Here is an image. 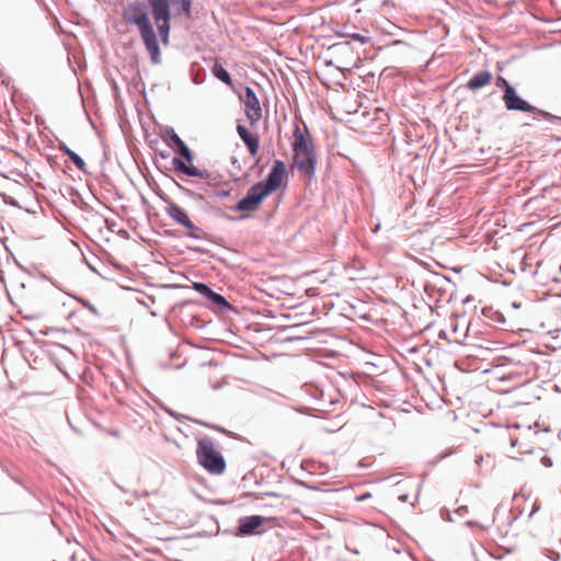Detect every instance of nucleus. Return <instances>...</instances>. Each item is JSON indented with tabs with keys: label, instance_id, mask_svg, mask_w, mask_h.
<instances>
[{
	"label": "nucleus",
	"instance_id": "nucleus-17",
	"mask_svg": "<svg viewBox=\"0 0 561 561\" xmlns=\"http://www.w3.org/2000/svg\"><path fill=\"white\" fill-rule=\"evenodd\" d=\"M176 149L181 152V158L178 156H174L172 158V165L176 171L181 170V165L179 164V162L184 163L185 165L194 163V151L188 147L186 142H184Z\"/></svg>",
	"mask_w": 561,
	"mask_h": 561
},
{
	"label": "nucleus",
	"instance_id": "nucleus-30",
	"mask_svg": "<svg viewBox=\"0 0 561 561\" xmlns=\"http://www.w3.org/2000/svg\"><path fill=\"white\" fill-rule=\"evenodd\" d=\"M495 84L502 90L503 94H505V90H512L515 88L502 76H497L495 78Z\"/></svg>",
	"mask_w": 561,
	"mask_h": 561
},
{
	"label": "nucleus",
	"instance_id": "nucleus-44",
	"mask_svg": "<svg viewBox=\"0 0 561 561\" xmlns=\"http://www.w3.org/2000/svg\"><path fill=\"white\" fill-rule=\"evenodd\" d=\"M214 195L218 198H227L231 195L230 190H214Z\"/></svg>",
	"mask_w": 561,
	"mask_h": 561
},
{
	"label": "nucleus",
	"instance_id": "nucleus-58",
	"mask_svg": "<svg viewBox=\"0 0 561 561\" xmlns=\"http://www.w3.org/2000/svg\"><path fill=\"white\" fill-rule=\"evenodd\" d=\"M140 201H141L142 206H145L147 208H152V206L150 205L149 201L147 199V197L145 195L140 194Z\"/></svg>",
	"mask_w": 561,
	"mask_h": 561
},
{
	"label": "nucleus",
	"instance_id": "nucleus-1",
	"mask_svg": "<svg viewBox=\"0 0 561 561\" xmlns=\"http://www.w3.org/2000/svg\"><path fill=\"white\" fill-rule=\"evenodd\" d=\"M149 1L135 0L124 9V19L130 25H136L152 65L161 62V48L157 32L150 20Z\"/></svg>",
	"mask_w": 561,
	"mask_h": 561
},
{
	"label": "nucleus",
	"instance_id": "nucleus-48",
	"mask_svg": "<svg viewBox=\"0 0 561 561\" xmlns=\"http://www.w3.org/2000/svg\"><path fill=\"white\" fill-rule=\"evenodd\" d=\"M388 8H394V2L392 0H383L380 4V10L382 12H387Z\"/></svg>",
	"mask_w": 561,
	"mask_h": 561
},
{
	"label": "nucleus",
	"instance_id": "nucleus-39",
	"mask_svg": "<svg viewBox=\"0 0 561 561\" xmlns=\"http://www.w3.org/2000/svg\"><path fill=\"white\" fill-rule=\"evenodd\" d=\"M348 38L359 42L362 45L367 44L370 41V37L359 34V33H352V34H350Z\"/></svg>",
	"mask_w": 561,
	"mask_h": 561
},
{
	"label": "nucleus",
	"instance_id": "nucleus-59",
	"mask_svg": "<svg viewBox=\"0 0 561 561\" xmlns=\"http://www.w3.org/2000/svg\"><path fill=\"white\" fill-rule=\"evenodd\" d=\"M226 385V382L224 380H220V381H217L215 383L211 385V388L214 390H219L221 389L224 386Z\"/></svg>",
	"mask_w": 561,
	"mask_h": 561
},
{
	"label": "nucleus",
	"instance_id": "nucleus-45",
	"mask_svg": "<svg viewBox=\"0 0 561 561\" xmlns=\"http://www.w3.org/2000/svg\"><path fill=\"white\" fill-rule=\"evenodd\" d=\"M163 236L167 238L178 239L182 237V232L179 230H164Z\"/></svg>",
	"mask_w": 561,
	"mask_h": 561
},
{
	"label": "nucleus",
	"instance_id": "nucleus-54",
	"mask_svg": "<svg viewBox=\"0 0 561 561\" xmlns=\"http://www.w3.org/2000/svg\"><path fill=\"white\" fill-rule=\"evenodd\" d=\"M369 497H371V494L369 492H365V493L356 496V501L357 502H364V501H366Z\"/></svg>",
	"mask_w": 561,
	"mask_h": 561
},
{
	"label": "nucleus",
	"instance_id": "nucleus-50",
	"mask_svg": "<svg viewBox=\"0 0 561 561\" xmlns=\"http://www.w3.org/2000/svg\"><path fill=\"white\" fill-rule=\"evenodd\" d=\"M523 512L524 511L522 508H518L517 514H514V516L510 517L508 525L512 526L513 523H515L523 515Z\"/></svg>",
	"mask_w": 561,
	"mask_h": 561
},
{
	"label": "nucleus",
	"instance_id": "nucleus-18",
	"mask_svg": "<svg viewBox=\"0 0 561 561\" xmlns=\"http://www.w3.org/2000/svg\"><path fill=\"white\" fill-rule=\"evenodd\" d=\"M192 423L194 424H197V425H201L205 428H209V430H213V431H216L218 433H221L228 437H232V438H239V439H242L238 434L227 430L226 427L219 425V424H216V423H210V422H207V421H204V420H201V419H195V417H190L188 419Z\"/></svg>",
	"mask_w": 561,
	"mask_h": 561
},
{
	"label": "nucleus",
	"instance_id": "nucleus-60",
	"mask_svg": "<svg viewBox=\"0 0 561 561\" xmlns=\"http://www.w3.org/2000/svg\"><path fill=\"white\" fill-rule=\"evenodd\" d=\"M541 462H542V465H543L545 467H551V466H552V460H551V458H550V457H547V456L542 457Z\"/></svg>",
	"mask_w": 561,
	"mask_h": 561
},
{
	"label": "nucleus",
	"instance_id": "nucleus-4",
	"mask_svg": "<svg viewBox=\"0 0 561 561\" xmlns=\"http://www.w3.org/2000/svg\"><path fill=\"white\" fill-rule=\"evenodd\" d=\"M276 474L266 465L257 463L248 471V501L278 497L273 490Z\"/></svg>",
	"mask_w": 561,
	"mask_h": 561
},
{
	"label": "nucleus",
	"instance_id": "nucleus-28",
	"mask_svg": "<svg viewBox=\"0 0 561 561\" xmlns=\"http://www.w3.org/2000/svg\"><path fill=\"white\" fill-rule=\"evenodd\" d=\"M181 170H179L180 173L187 175V176H194L198 178L201 169L195 167L194 163L190 165H185L184 163H180Z\"/></svg>",
	"mask_w": 561,
	"mask_h": 561
},
{
	"label": "nucleus",
	"instance_id": "nucleus-6",
	"mask_svg": "<svg viewBox=\"0 0 561 561\" xmlns=\"http://www.w3.org/2000/svg\"><path fill=\"white\" fill-rule=\"evenodd\" d=\"M502 101L507 111L535 114L551 123L561 122V116L554 115L530 104L526 99L518 94L516 88L505 90V94H502Z\"/></svg>",
	"mask_w": 561,
	"mask_h": 561
},
{
	"label": "nucleus",
	"instance_id": "nucleus-47",
	"mask_svg": "<svg viewBox=\"0 0 561 561\" xmlns=\"http://www.w3.org/2000/svg\"><path fill=\"white\" fill-rule=\"evenodd\" d=\"M465 525H466L467 527H474V526H477V527H479V528H481V529H488V528L490 527V526H484V525L480 524L479 522H477V520H472V519L467 520V522L465 523Z\"/></svg>",
	"mask_w": 561,
	"mask_h": 561
},
{
	"label": "nucleus",
	"instance_id": "nucleus-49",
	"mask_svg": "<svg viewBox=\"0 0 561 561\" xmlns=\"http://www.w3.org/2000/svg\"><path fill=\"white\" fill-rule=\"evenodd\" d=\"M147 144L151 150L156 151L158 149L159 139L158 138H152V139L148 138Z\"/></svg>",
	"mask_w": 561,
	"mask_h": 561
},
{
	"label": "nucleus",
	"instance_id": "nucleus-2",
	"mask_svg": "<svg viewBox=\"0 0 561 561\" xmlns=\"http://www.w3.org/2000/svg\"><path fill=\"white\" fill-rule=\"evenodd\" d=\"M290 147L291 170L297 169L301 175L312 179L317 171L318 157L313 138L304 121L295 122Z\"/></svg>",
	"mask_w": 561,
	"mask_h": 561
},
{
	"label": "nucleus",
	"instance_id": "nucleus-32",
	"mask_svg": "<svg viewBox=\"0 0 561 561\" xmlns=\"http://www.w3.org/2000/svg\"><path fill=\"white\" fill-rule=\"evenodd\" d=\"M266 164H267V162L261 164V158H256V160L250 165V169L256 175H261L263 173Z\"/></svg>",
	"mask_w": 561,
	"mask_h": 561
},
{
	"label": "nucleus",
	"instance_id": "nucleus-34",
	"mask_svg": "<svg viewBox=\"0 0 561 561\" xmlns=\"http://www.w3.org/2000/svg\"><path fill=\"white\" fill-rule=\"evenodd\" d=\"M156 195L163 202L165 203L168 206H171V205H175L176 203H174L171 197L165 194L161 188H158L156 191Z\"/></svg>",
	"mask_w": 561,
	"mask_h": 561
},
{
	"label": "nucleus",
	"instance_id": "nucleus-26",
	"mask_svg": "<svg viewBox=\"0 0 561 561\" xmlns=\"http://www.w3.org/2000/svg\"><path fill=\"white\" fill-rule=\"evenodd\" d=\"M66 295H68L69 297H71L72 299L78 301L83 308L89 310L95 317H100V312H99L98 308L93 304H91L88 299H85L84 297L76 295V294H70V293H66Z\"/></svg>",
	"mask_w": 561,
	"mask_h": 561
},
{
	"label": "nucleus",
	"instance_id": "nucleus-37",
	"mask_svg": "<svg viewBox=\"0 0 561 561\" xmlns=\"http://www.w3.org/2000/svg\"><path fill=\"white\" fill-rule=\"evenodd\" d=\"M545 556L551 561H561L560 552L554 549H545Z\"/></svg>",
	"mask_w": 561,
	"mask_h": 561
},
{
	"label": "nucleus",
	"instance_id": "nucleus-22",
	"mask_svg": "<svg viewBox=\"0 0 561 561\" xmlns=\"http://www.w3.org/2000/svg\"><path fill=\"white\" fill-rule=\"evenodd\" d=\"M211 75L219 81H221L222 83H231V76L229 73V71L220 64V62H215L213 66H211Z\"/></svg>",
	"mask_w": 561,
	"mask_h": 561
},
{
	"label": "nucleus",
	"instance_id": "nucleus-23",
	"mask_svg": "<svg viewBox=\"0 0 561 561\" xmlns=\"http://www.w3.org/2000/svg\"><path fill=\"white\" fill-rule=\"evenodd\" d=\"M260 150V137L256 133L248 131V152L252 158H256Z\"/></svg>",
	"mask_w": 561,
	"mask_h": 561
},
{
	"label": "nucleus",
	"instance_id": "nucleus-33",
	"mask_svg": "<svg viewBox=\"0 0 561 561\" xmlns=\"http://www.w3.org/2000/svg\"><path fill=\"white\" fill-rule=\"evenodd\" d=\"M156 195L163 202L165 203L168 206H171V205H175L176 203H174L171 197L165 194L161 188H158L156 191Z\"/></svg>",
	"mask_w": 561,
	"mask_h": 561
},
{
	"label": "nucleus",
	"instance_id": "nucleus-12",
	"mask_svg": "<svg viewBox=\"0 0 561 561\" xmlns=\"http://www.w3.org/2000/svg\"><path fill=\"white\" fill-rule=\"evenodd\" d=\"M165 214L174 220L178 225L184 227L187 230H199L192 219L190 218L187 211L181 207L180 205H171L164 208Z\"/></svg>",
	"mask_w": 561,
	"mask_h": 561
},
{
	"label": "nucleus",
	"instance_id": "nucleus-9",
	"mask_svg": "<svg viewBox=\"0 0 561 561\" xmlns=\"http://www.w3.org/2000/svg\"><path fill=\"white\" fill-rule=\"evenodd\" d=\"M273 193L278 190H285L288 185V171L286 163L280 159H275L264 180L260 181Z\"/></svg>",
	"mask_w": 561,
	"mask_h": 561
},
{
	"label": "nucleus",
	"instance_id": "nucleus-3",
	"mask_svg": "<svg viewBox=\"0 0 561 561\" xmlns=\"http://www.w3.org/2000/svg\"><path fill=\"white\" fill-rule=\"evenodd\" d=\"M250 316L256 317L251 307L248 306V345H252V350L248 348V362H251V366H248L256 377H261V373L265 374L270 371L271 365L268 363V356L263 354L257 346L263 347L265 342L272 340L271 328H264L263 324L251 320Z\"/></svg>",
	"mask_w": 561,
	"mask_h": 561
},
{
	"label": "nucleus",
	"instance_id": "nucleus-57",
	"mask_svg": "<svg viewBox=\"0 0 561 561\" xmlns=\"http://www.w3.org/2000/svg\"><path fill=\"white\" fill-rule=\"evenodd\" d=\"M133 495H134L135 499H141V497L148 496L149 492L144 491V492L139 493L138 491H134Z\"/></svg>",
	"mask_w": 561,
	"mask_h": 561
},
{
	"label": "nucleus",
	"instance_id": "nucleus-41",
	"mask_svg": "<svg viewBox=\"0 0 561 561\" xmlns=\"http://www.w3.org/2000/svg\"><path fill=\"white\" fill-rule=\"evenodd\" d=\"M54 355L49 354L51 359L55 362V365L57 367V369L64 375L66 376L67 378H69V375L66 370V368L62 366L61 362L58 360L57 358H55L56 354L53 352Z\"/></svg>",
	"mask_w": 561,
	"mask_h": 561
},
{
	"label": "nucleus",
	"instance_id": "nucleus-24",
	"mask_svg": "<svg viewBox=\"0 0 561 561\" xmlns=\"http://www.w3.org/2000/svg\"><path fill=\"white\" fill-rule=\"evenodd\" d=\"M232 211L240 213L239 216H227L229 220H243L245 219V195L239 198V201L230 207Z\"/></svg>",
	"mask_w": 561,
	"mask_h": 561
},
{
	"label": "nucleus",
	"instance_id": "nucleus-64",
	"mask_svg": "<svg viewBox=\"0 0 561 561\" xmlns=\"http://www.w3.org/2000/svg\"><path fill=\"white\" fill-rule=\"evenodd\" d=\"M188 238L191 239H194V240H201L203 237L198 233V232H195V233H187L186 234Z\"/></svg>",
	"mask_w": 561,
	"mask_h": 561
},
{
	"label": "nucleus",
	"instance_id": "nucleus-29",
	"mask_svg": "<svg viewBox=\"0 0 561 561\" xmlns=\"http://www.w3.org/2000/svg\"><path fill=\"white\" fill-rule=\"evenodd\" d=\"M174 183L176 184L178 188L184 194L186 195L187 197H191V198H194L196 201H204V196L190 190V188H186L184 186H182L181 184H179L176 181H174Z\"/></svg>",
	"mask_w": 561,
	"mask_h": 561
},
{
	"label": "nucleus",
	"instance_id": "nucleus-7",
	"mask_svg": "<svg viewBox=\"0 0 561 561\" xmlns=\"http://www.w3.org/2000/svg\"><path fill=\"white\" fill-rule=\"evenodd\" d=\"M151 15L176 19L192 13L193 0H148Z\"/></svg>",
	"mask_w": 561,
	"mask_h": 561
},
{
	"label": "nucleus",
	"instance_id": "nucleus-10",
	"mask_svg": "<svg viewBox=\"0 0 561 561\" xmlns=\"http://www.w3.org/2000/svg\"><path fill=\"white\" fill-rule=\"evenodd\" d=\"M274 194L260 181L248 188V213L256 210L264 199Z\"/></svg>",
	"mask_w": 561,
	"mask_h": 561
},
{
	"label": "nucleus",
	"instance_id": "nucleus-13",
	"mask_svg": "<svg viewBox=\"0 0 561 561\" xmlns=\"http://www.w3.org/2000/svg\"><path fill=\"white\" fill-rule=\"evenodd\" d=\"M262 118V107L260 100L253 89L248 87V121L251 125Z\"/></svg>",
	"mask_w": 561,
	"mask_h": 561
},
{
	"label": "nucleus",
	"instance_id": "nucleus-56",
	"mask_svg": "<svg viewBox=\"0 0 561 561\" xmlns=\"http://www.w3.org/2000/svg\"><path fill=\"white\" fill-rule=\"evenodd\" d=\"M157 153L160 156L161 159H168L170 157V152L168 150H156Z\"/></svg>",
	"mask_w": 561,
	"mask_h": 561
},
{
	"label": "nucleus",
	"instance_id": "nucleus-35",
	"mask_svg": "<svg viewBox=\"0 0 561 561\" xmlns=\"http://www.w3.org/2000/svg\"><path fill=\"white\" fill-rule=\"evenodd\" d=\"M156 195L163 202L165 203L168 206H171V205H175L176 203H174L171 197L165 194L161 188H158L156 191Z\"/></svg>",
	"mask_w": 561,
	"mask_h": 561
},
{
	"label": "nucleus",
	"instance_id": "nucleus-27",
	"mask_svg": "<svg viewBox=\"0 0 561 561\" xmlns=\"http://www.w3.org/2000/svg\"><path fill=\"white\" fill-rule=\"evenodd\" d=\"M68 158L79 171L83 172L84 174L88 173L85 161L79 153L73 151Z\"/></svg>",
	"mask_w": 561,
	"mask_h": 561
},
{
	"label": "nucleus",
	"instance_id": "nucleus-63",
	"mask_svg": "<svg viewBox=\"0 0 561 561\" xmlns=\"http://www.w3.org/2000/svg\"><path fill=\"white\" fill-rule=\"evenodd\" d=\"M5 204H7V205H10V206H16V205H18V202H16V199H15V198H13V197H7V198H5Z\"/></svg>",
	"mask_w": 561,
	"mask_h": 561
},
{
	"label": "nucleus",
	"instance_id": "nucleus-8",
	"mask_svg": "<svg viewBox=\"0 0 561 561\" xmlns=\"http://www.w3.org/2000/svg\"><path fill=\"white\" fill-rule=\"evenodd\" d=\"M192 288L211 302L221 312H233L240 314L237 307L232 306L228 299L220 293L215 291L208 283L193 282Z\"/></svg>",
	"mask_w": 561,
	"mask_h": 561
},
{
	"label": "nucleus",
	"instance_id": "nucleus-36",
	"mask_svg": "<svg viewBox=\"0 0 561 561\" xmlns=\"http://www.w3.org/2000/svg\"><path fill=\"white\" fill-rule=\"evenodd\" d=\"M237 133L242 142L245 145V124L242 122V119L237 121Z\"/></svg>",
	"mask_w": 561,
	"mask_h": 561
},
{
	"label": "nucleus",
	"instance_id": "nucleus-38",
	"mask_svg": "<svg viewBox=\"0 0 561 561\" xmlns=\"http://www.w3.org/2000/svg\"><path fill=\"white\" fill-rule=\"evenodd\" d=\"M110 85L112 88L113 98H114L115 102L117 103L121 100L119 87H118L117 82L114 79H112L110 81Z\"/></svg>",
	"mask_w": 561,
	"mask_h": 561
},
{
	"label": "nucleus",
	"instance_id": "nucleus-5",
	"mask_svg": "<svg viewBox=\"0 0 561 561\" xmlns=\"http://www.w3.org/2000/svg\"><path fill=\"white\" fill-rule=\"evenodd\" d=\"M196 458L197 462L210 474L220 476L226 471V459L208 435L197 438Z\"/></svg>",
	"mask_w": 561,
	"mask_h": 561
},
{
	"label": "nucleus",
	"instance_id": "nucleus-51",
	"mask_svg": "<svg viewBox=\"0 0 561 561\" xmlns=\"http://www.w3.org/2000/svg\"><path fill=\"white\" fill-rule=\"evenodd\" d=\"M350 34H352L351 32H346V31H343V30H340V31H335L334 32V35L339 38H348L350 37Z\"/></svg>",
	"mask_w": 561,
	"mask_h": 561
},
{
	"label": "nucleus",
	"instance_id": "nucleus-19",
	"mask_svg": "<svg viewBox=\"0 0 561 561\" xmlns=\"http://www.w3.org/2000/svg\"><path fill=\"white\" fill-rule=\"evenodd\" d=\"M163 138L168 142V146L172 149L179 148L185 141L176 134L172 126L165 125L162 129Z\"/></svg>",
	"mask_w": 561,
	"mask_h": 561
},
{
	"label": "nucleus",
	"instance_id": "nucleus-62",
	"mask_svg": "<svg viewBox=\"0 0 561 561\" xmlns=\"http://www.w3.org/2000/svg\"><path fill=\"white\" fill-rule=\"evenodd\" d=\"M351 43L350 42H344V43H335L333 45L330 46V49H335L337 47H342V46H350Z\"/></svg>",
	"mask_w": 561,
	"mask_h": 561
},
{
	"label": "nucleus",
	"instance_id": "nucleus-25",
	"mask_svg": "<svg viewBox=\"0 0 561 561\" xmlns=\"http://www.w3.org/2000/svg\"><path fill=\"white\" fill-rule=\"evenodd\" d=\"M222 534H229L241 538L245 537V516H239L238 526L234 528L224 529Z\"/></svg>",
	"mask_w": 561,
	"mask_h": 561
},
{
	"label": "nucleus",
	"instance_id": "nucleus-43",
	"mask_svg": "<svg viewBox=\"0 0 561 561\" xmlns=\"http://www.w3.org/2000/svg\"><path fill=\"white\" fill-rule=\"evenodd\" d=\"M57 333V327H47L38 331V334L42 336H47Z\"/></svg>",
	"mask_w": 561,
	"mask_h": 561
},
{
	"label": "nucleus",
	"instance_id": "nucleus-21",
	"mask_svg": "<svg viewBox=\"0 0 561 561\" xmlns=\"http://www.w3.org/2000/svg\"><path fill=\"white\" fill-rule=\"evenodd\" d=\"M481 313L484 318L497 324H504L506 322L505 316L500 310H495L492 306L483 307Z\"/></svg>",
	"mask_w": 561,
	"mask_h": 561
},
{
	"label": "nucleus",
	"instance_id": "nucleus-14",
	"mask_svg": "<svg viewBox=\"0 0 561 561\" xmlns=\"http://www.w3.org/2000/svg\"><path fill=\"white\" fill-rule=\"evenodd\" d=\"M493 79V75L489 70H479L474 72L466 83V88L470 91H478L488 85Z\"/></svg>",
	"mask_w": 561,
	"mask_h": 561
},
{
	"label": "nucleus",
	"instance_id": "nucleus-46",
	"mask_svg": "<svg viewBox=\"0 0 561 561\" xmlns=\"http://www.w3.org/2000/svg\"><path fill=\"white\" fill-rule=\"evenodd\" d=\"M187 250L190 252H194V253H198V254H208L209 253L208 250L201 248V247H195V245H188Z\"/></svg>",
	"mask_w": 561,
	"mask_h": 561
},
{
	"label": "nucleus",
	"instance_id": "nucleus-42",
	"mask_svg": "<svg viewBox=\"0 0 561 561\" xmlns=\"http://www.w3.org/2000/svg\"><path fill=\"white\" fill-rule=\"evenodd\" d=\"M58 149L61 153L69 157L75 150L69 148L64 141H59Z\"/></svg>",
	"mask_w": 561,
	"mask_h": 561
},
{
	"label": "nucleus",
	"instance_id": "nucleus-15",
	"mask_svg": "<svg viewBox=\"0 0 561 561\" xmlns=\"http://www.w3.org/2000/svg\"><path fill=\"white\" fill-rule=\"evenodd\" d=\"M25 333H27L30 336L34 337L35 344H37L39 348H42L43 351L47 352L48 354L54 355L53 351L50 350V347H56V348H59L62 352L64 355H68L70 357H75V354L71 351V348L66 346V345H64V344H61V343L39 340V339L35 337V333L31 329H25Z\"/></svg>",
	"mask_w": 561,
	"mask_h": 561
},
{
	"label": "nucleus",
	"instance_id": "nucleus-55",
	"mask_svg": "<svg viewBox=\"0 0 561 561\" xmlns=\"http://www.w3.org/2000/svg\"><path fill=\"white\" fill-rule=\"evenodd\" d=\"M440 514H442V518L443 519H445L447 522H453L450 513H449L448 510H442Z\"/></svg>",
	"mask_w": 561,
	"mask_h": 561
},
{
	"label": "nucleus",
	"instance_id": "nucleus-61",
	"mask_svg": "<svg viewBox=\"0 0 561 561\" xmlns=\"http://www.w3.org/2000/svg\"><path fill=\"white\" fill-rule=\"evenodd\" d=\"M230 174H231V176H233V181H234L237 184H239V183H241V182H245V173H244V174H242V175H241V176H239V178H237L233 173H230Z\"/></svg>",
	"mask_w": 561,
	"mask_h": 561
},
{
	"label": "nucleus",
	"instance_id": "nucleus-53",
	"mask_svg": "<svg viewBox=\"0 0 561 561\" xmlns=\"http://www.w3.org/2000/svg\"><path fill=\"white\" fill-rule=\"evenodd\" d=\"M106 228L111 231H114V227L116 226V222L110 218H105Z\"/></svg>",
	"mask_w": 561,
	"mask_h": 561
},
{
	"label": "nucleus",
	"instance_id": "nucleus-16",
	"mask_svg": "<svg viewBox=\"0 0 561 561\" xmlns=\"http://www.w3.org/2000/svg\"><path fill=\"white\" fill-rule=\"evenodd\" d=\"M152 19L158 28V39L160 38L163 45H168L170 43L171 23L173 19L160 16H152Z\"/></svg>",
	"mask_w": 561,
	"mask_h": 561
},
{
	"label": "nucleus",
	"instance_id": "nucleus-11",
	"mask_svg": "<svg viewBox=\"0 0 561 561\" xmlns=\"http://www.w3.org/2000/svg\"><path fill=\"white\" fill-rule=\"evenodd\" d=\"M276 518L263 515H248V537L266 533L274 527Z\"/></svg>",
	"mask_w": 561,
	"mask_h": 561
},
{
	"label": "nucleus",
	"instance_id": "nucleus-40",
	"mask_svg": "<svg viewBox=\"0 0 561 561\" xmlns=\"http://www.w3.org/2000/svg\"><path fill=\"white\" fill-rule=\"evenodd\" d=\"M164 411L167 414H169L170 416H172L174 420H178V421H181L182 419H190L188 416L184 415V414H181L170 408H164Z\"/></svg>",
	"mask_w": 561,
	"mask_h": 561
},
{
	"label": "nucleus",
	"instance_id": "nucleus-52",
	"mask_svg": "<svg viewBox=\"0 0 561 561\" xmlns=\"http://www.w3.org/2000/svg\"><path fill=\"white\" fill-rule=\"evenodd\" d=\"M455 513L457 515H463V514L468 513V506L467 505H461V506H459V507H457L455 510Z\"/></svg>",
	"mask_w": 561,
	"mask_h": 561
},
{
	"label": "nucleus",
	"instance_id": "nucleus-20",
	"mask_svg": "<svg viewBox=\"0 0 561 561\" xmlns=\"http://www.w3.org/2000/svg\"><path fill=\"white\" fill-rule=\"evenodd\" d=\"M67 191H68V194L69 196L71 197V201L72 203L78 207L80 208L81 210L83 211H87V213H90L93 210L92 206L89 205L84 198L82 197L81 193L79 192V190H77L76 187L73 186H68L67 187Z\"/></svg>",
	"mask_w": 561,
	"mask_h": 561
},
{
	"label": "nucleus",
	"instance_id": "nucleus-31",
	"mask_svg": "<svg viewBox=\"0 0 561 561\" xmlns=\"http://www.w3.org/2000/svg\"><path fill=\"white\" fill-rule=\"evenodd\" d=\"M198 178L208 182H215L220 178V175L218 173L210 172L206 169H201Z\"/></svg>",
	"mask_w": 561,
	"mask_h": 561
}]
</instances>
